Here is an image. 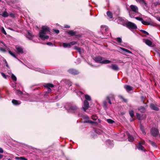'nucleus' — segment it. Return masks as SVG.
<instances>
[{"mask_svg": "<svg viewBox=\"0 0 160 160\" xmlns=\"http://www.w3.org/2000/svg\"><path fill=\"white\" fill-rule=\"evenodd\" d=\"M8 52L12 56V57H13L16 58L17 59V58H16V57L15 54L13 53V52H12L11 51H8Z\"/></svg>", "mask_w": 160, "mask_h": 160, "instance_id": "obj_36", "label": "nucleus"}, {"mask_svg": "<svg viewBox=\"0 0 160 160\" xmlns=\"http://www.w3.org/2000/svg\"><path fill=\"white\" fill-rule=\"evenodd\" d=\"M135 18L138 20L139 21H141V22L143 20V19L142 18L139 17H136Z\"/></svg>", "mask_w": 160, "mask_h": 160, "instance_id": "obj_44", "label": "nucleus"}, {"mask_svg": "<svg viewBox=\"0 0 160 160\" xmlns=\"http://www.w3.org/2000/svg\"><path fill=\"white\" fill-rule=\"evenodd\" d=\"M140 128V129H141V130L142 131V133L144 135H145L146 134V132L144 131V128H143V126L142 125H141Z\"/></svg>", "mask_w": 160, "mask_h": 160, "instance_id": "obj_29", "label": "nucleus"}, {"mask_svg": "<svg viewBox=\"0 0 160 160\" xmlns=\"http://www.w3.org/2000/svg\"><path fill=\"white\" fill-rule=\"evenodd\" d=\"M108 67L115 71H118L119 69L118 65L116 64H112L111 66H109Z\"/></svg>", "mask_w": 160, "mask_h": 160, "instance_id": "obj_12", "label": "nucleus"}, {"mask_svg": "<svg viewBox=\"0 0 160 160\" xmlns=\"http://www.w3.org/2000/svg\"><path fill=\"white\" fill-rule=\"evenodd\" d=\"M85 97L86 99L87 100L90 101L91 100V98L88 95H85Z\"/></svg>", "mask_w": 160, "mask_h": 160, "instance_id": "obj_30", "label": "nucleus"}, {"mask_svg": "<svg viewBox=\"0 0 160 160\" xmlns=\"http://www.w3.org/2000/svg\"><path fill=\"white\" fill-rule=\"evenodd\" d=\"M124 88L128 91H129L132 90V87L129 85H125Z\"/></svg>", "mask_w": 160, "mask_h": 160, "instance_id": "obj_21", "label": "nucleus"}, {"mask_svg": "<svg viewBox=\"0 0 160 160\" xmlns=\"http://www.w3.org/2000/svg\"><path fill=\"white\" fill-rule=\"evenodd\" d=\"M136 0L137 1V2H138L139 3H140V2H141V1H142V0Z\"/></svg>", "mask_w": 160, "mask_h": 160, "instance_id": "obj_63", "label": "nucleus"}, {"mask_svg": "<svg viewBox=\"0 0 160 160\" xmlns=\"http://www.w3.org/2000/svg\"><path fill=\"white\" fill-rule=\"evenodd\" d=\"M133 118H132L130 119V121L131 122H132L133 121Z\"/></svg>", "mask_w": 160, "mask_h": 160, "instance_id": "obj_64", "label": "nucleus"}, {"mask_svg": "<svg viewBox=\"0 0 160 160\" xmlns=\"http://www.w3.org/2000/svg\"><path fill=\"white\" fill-rule=\"evenodd\" d=\"M68 71L69 73L73 75H76L79 73L78 71L73 69H69Z\"/></svg>", "mask_w": 160, "mask_h": 160, "instance_id": "obj_8", "label": "nucleus"}, {"mask_svg": "<svg viewBox=\"0 0 160 160\" xmlns=\"http://www.w3.org/2000/svg\"><path fill=\"white\" fill-rule=\"evenodd\" d=\"M103 104L104 107L105 108H107V102L106 101H104L103 102Z\"/></svg>", "mask_w": 160, "mask_h": 160, "instance_id": "obj_50", "label": "nucleus"}, {"mask_svg": "<svg viewBox=\"0 0 160 160\" xmlns=\"http://www.w3.org/2000/svg\"><path fill=\"white\" fill-rule=\"evenodd\" d=\"M69 43L70 44V46L71 47L72 45H73L76 44L77 43V42L75 41H72Z\"/></svg>", "mask_w": 160, "mask_h": 160, "instance_id": "obj_41", "label": "nucleus"}, {"mask_svg": "<svg viewBox=\"0 0 160 160\" xmlns=\"http://www.w3.org/2000/svg\"><path fill=\"white\" fill-rule=\"evenodd\" d=\"M142 32H143V33H145V34H147V35H148L149 34V33L148 32H147L146 31H144V30H142Z\"/></svg>", "mask_w": 160, "mask_h": 160, "instance_id": "obj_54", "label": "nucleus"}, {"mask_svg": "<svg viewBox=\"0 0 160 160\" xmlns=\"http://www.w3.org/2000/svg\"><path fill=\"white\" fill-rule=\"evenodd\" d=\"M117 41L119 43H121L122 42V40L121 38L118 37L116 39Z\"/></svg>", "mask_w": 160, "mask_h": 160, "instance_id": "obj_39", "label": "nucleus"}, {"mask_svg": "<svg viewBox=\"0 0 160 160\" xmlns=\"http://www.w3.org/2000/svg\"><path fill=\"white\" fill-rule=\"evenodd\" d=\"M9 15L8 13L6 11H4L2 14V16L4 17H8Z\"/></svg>", "mask_w": 160, "mask_h": 160, "instance_id": "obj_28", "label": "nucleus"}, {"mask_svg": "<svg viewBox=\"0 0 160 160\" xmlns=\"http://www.w3.org/2000/svg\"><path fill=\"white\" fill-rule=\"evenodd\" d=\"M10 15L12 17H13L14 16V15L13 14V13H11V14H10Z\"/></svg>", "mask_w": 160, "mask_h": 160, "instance_id": "obj_62", "label": "nucleus"}, {"mask_svg": "<svg viewBox=\"0 0 160 160\" xmlns=\"http://www.w3.org/2000/svg\"><path fill=\"white\" fill-rule=\"evenodd\" d=\"M144 25H149L150 24L149 22H148L146 21H144L143 20L141 22Z\"/></svg>", "mask_w": 160, "mask_h": 160, "instance_id": "obj_37", "label": "nucleus"}, {"mask_svg": "<svg viewBox=\"0 0 160 160\" xmlns=\"http://www.w3.org/2000/svg\"><path fill=\"white\" fill-rule=\"evenodd\" d=\"M108 27H101V30H104L105 32H106L107 31H108Z\"/></svg>", "mask_w": 160, "mask_h": 160, "instance_id": "obj_33", "label": "nucleus"}, {"mask_svg": "<svg viewBox=\"0 0 160 160\" xmlns=\"http://www.w3.org/2000/svg\"><path fill=\"white\" fill-rule=\"evenodd\" d=\"M16 160H28V159L25 158L24 157H16L15 158Z\"/></svg>", "mask_w": 160, "mask_h": 160, "instance_id": "obj_24", "label": "nucleus"}, {"mask_svg": "<svg viewBox=\"0 0 160 160\" xmlns=\"http://www.w3.org/2000/svg\"><path fill=\"white\" fill-rule=\"evenodd\" d=\"M107 99L108 101V102L109 104H112V102L110 101V100L109 98V97H107Z\"/></svg>", "mask_w": 160, "mask_h": 160, "instance_id": "obj_52", "label": "nucleus"}, {"mask_svg": "<svg viewBox=\"0 0 160 160\" xmlns=\"http://www.w3.org/2000/svg\"><path fill=\"white\" fill-rule=\"evenodd\" d=\"M144 142H139L138 144V146L137 147V148L139 150H145L144 147L142 146Z\"/></svg>", "mask_w": 160, "mask_h": 160, "instance_id": "obj_10", "label": "nucleus"}, {"mask_svg": "<svg viewBox=\"0 0 160 160\" xmlns=\"http://www.w3.org/2000/svg\"><path fill=\"white\" fill-rule=\"evenodd\" d=\"M74 49L77 50L80 53H81L83 51V50L80 48L75 46L74 48Z\"/></svg>", "mask_w": 160, "mask_h": 160, "instance_id": "obj_17", "label": "nucleus"}, {"mask_svg": "<svg viewBox=\"0 0 160 160\" xmlns=\"http://www.w3.org/2000/svg\"><path fill=\"white\" fill-rule=\"evenodd\" d=\"M65 108L68 112H74L78 109V108L75 105H73L70 103L67 104L65 106Z\"/></svg>", "mask_w": 160, "mask_h": 160, "instance_id": "obj_2", "label": "nucleus"}, {"mask_svg": "<svg viewBox=\"0 0 160 160\" xmlns=\"http://www.w3.org/2000/svg\"><path fill=\"white\" fill-rule=\"evenodd\" d=\"M126 133H127V135L128 136V141L130 142H132L134 140L133 137L132 135H131L128 133V132H127Z\"/></svg>", "mask_w": 160, "mask_h": 160, "instance_id": "obj_16", "label": "nucleus"}, {"mask_svg": "<svg viewBox=\"0 0 160 160\" xmlns=\"http://www.w3.org/2000/svg\"><path fill=\"white\" fill-rule=\"evenodd\" d=\"M143 42L148 45L150 46L152 44V42L148 39H144Z\"/></svg>", "mask_w": 160, "mask_h": 160, "instance_id": "obj_14", "label": "nucleus"}, {"mask_svg": "<svg viewBox=\"0 0 160 160\" xmlns=\"http://www.w3.org/2000/svg\"><path fill=\"white\" fill-rule=\"evenodd\" d=\"M108 97H109L110 99V98H114V96L113 95L110 94L109 96H108Z\"/></svg>", "mask_w": 160, "mask_h": 160, "instance_id": "obj_51", "label": "nucleus"}, {"mask_svg": "<svg viewBox=\"0 0 160 160\" xmlns=\"http://www.w3.org/2000/svg\"><path fill=\"white\" fill-rule=\"evenodd\" d=\"M126 26L129 29H135L137 28L136 25L135 23L130 22L126 23Z\"/></svg>", "mask_w": 160, "mask_h": 160, "instance_id": "obj_3", "label": "nucleus"}, {"mask_svg": "<svg viewBox=\"0 0 160 160\" xmlns=\"http://www.w3.org/2000/svg\"><path fill=\"white\" fill-rule=\"evenodd\" d=\"M130 8L132 11L135 12L136 13H138V8L135 5H131L130 6Z\"/></svg>", "mask_w": 160, "mask_h": 160, "instance_id": "obj_7", "label": "nucleus"}, {"mask_svg": "<svg viewBox=\"0 0 160 160\" xmlns=\"http://www.w3.org/2000/svg\"><path fill=\"white\" fill-rule=\"evenodd\" d=\"M136 116L138 119L139 120H142L144 118L142 117V116L139 113H136Z\"/></svg>", "mask_w": 160, "mask_h": 160, "instance_id": "obj_22", "label": "nucleus"}, {"mask_svg": "<svg viewBox=\"0 0 160 160\" xmlns=\"http://www.w3.org/2000/svg\"><path fill=\"white\" fill-rule=\"evenodd\" d=\"M141 98L142 100V102H143V103L146 104V103H144V97L142 96V97H141Z\"/></svg>", "mask_w": 160, "mask_h": 160, "instance_id": "obj_53", "label": "nucleus"}, {"mask_svg": "<svg viewBox=\"0 0 160 160\" xmlns=\"http://www.w3.org/2000/svg\"><path fill=\"white\" fill-rule=\"evenodd\" d=\"M83 118L86 120H88L89 119V117L87 115H85L83 116Z\"/></svg>", "mask_w": 160, "mask_h": 160, "instance_id": "obj_48", "label": "nucleus"}, {"mask_svg": "<svg viewBox=\"0 0 160 160\" xmlns=\"http://www.w3.org/2000/svg\"><path fill=\"white\" fill-rule=\"evenodd\" d=\"M47 44L49 46H51L52 45V43L50 42H47Z\"/></svg>", "mask_w": 160, "mask_h": 160, "instance_id": "obj_55", "label": "nucleus"}, {"mask_svg": "<svg viewBox=\"0 0 160 160\" xmlns=\"http://www.w3.org/2000/svg\"><path fill=\"white\" fill-rule=\"evenodd\" d=\"M123 21V20L122 19V18L119 17L117 19V22L118 23H120L121 22H122Z\"/></svg>", "mask_w": 160, "mask_h": 160, "instance_id": "obj_32", "label": "nucleus"}, {"mask_svg": "<svg viewBox=\"0 0 160 160\" xmlns=\"http://www.w3.org/2000/svg\"><path fill=\"white\" fill-rule=\"evenodd\" d=\"M3 157V155L2 154H0V159L2 158Z\"/></svg>", "mask_w": 160, "mask_h": 160, "instance_id": "obj_61", "label": "nucleus"}, {"mask_svg": "<svg viewBox=\"0 0 160 160\" xmlns=\"http://www.w3.org/2000/svg\"><path fill=\"white\" fill-rule=\"evenodd\" d=\"M151 134L154 136H156L158 135L159 131L158 130L157 128H152L151 131Z\"/></svg>", "mask_w": 160, "mask_h": 160, "instance_id": "obj_4", "label": "nucleus"}, {"mask_svg": "<svg viewBox=\"0 0 160 160\" xmlns=\"http://www.w3.org/2000/svg\"><path fill=\"white\" fill-rule=\"evenodd\" d=\"M84 107L82 108L85 111L88 109L89 107V103L87 100H85L84 102Z\"/></svg>", "mask_w": 160, "mask_h": 160, "instance_id": "obj_5", "label": "nucleus"}, {"mask_svg": "<svg viewBox=\"0 0 160 160\" xmlns=\"http://www.w3.org/2000/svg\"><path fill=\"white\" fill-rule=\"evenodd\" d=\"M97 118V117L95 115H93L92 116V119L94 120H96Z\"/></svg>", "mask_w": 160, "mask_h": 160, "instance_id": "obj_38", "label": "nucleus"}, {"mask_svg": "<svg viewBox=\"0 0 160 160\" xmlns=\"http://www.w3.org/2000/svg\"><path fill=\"white\" fill-rule=\"evenodd\" d=\"M140 3L142 4V5L145 6H146L147 5V3L143 0H142V1H141V2H140Z\"/></svg>", "mask_w": 160, "mask_h": 160, "instance_id": "obj_40", "label": "nucleus"}, {"mask_svg": "<svg viewBox=\"0 0 160 160\" xmlns=\"http://www.w3.org/2000/svg\"><path fill=\"white\" fill-rule=\"evenodd\" d=\"M129 114L132 118H133L134 116V112L133 111H131L129 112Z\"/></svg>", "mask_w": 160, "mask_h": 160, "instance_id": "obj_35", "label": "nucleus"}, {"mask_svg": "<svg viewBox=\"0 0 160 160\" xmlns=\"http://www.w3.org/2000/svg\"><path fill=\"white\" fill-rule=\"evenodd\" d=\"M150 107L153 110L156 111H158L159 110V109L158 106L153 103H151L150 104Z\"/></svg>", "mask_w": 160, "mask_h": 160, "instance_id": "obj_9", "label": "nucleus"}, {"mask_svg": "<svg viewBox=\"0 0 160 160\" xmlns=\"http://www.w3.org/2000/svg\"><path fill=\"white\" fill-rule=\"evenodd\" d=\"M121 98L123 99V101H124L125 102H127V100L125 99H124V98H123L121 96Z\"/></svg>", "mask_w": 160, "mask_h": 160, "instance_id": "obj_58", "label": "nucleus"}, {"mask_svg": "<svg viewBox=\"0 0 160 160\" xmlns=\"http://www.w3.org/2000/svg\"><path fill=\"white\" fill-rule=\"evenodd\" d=\"M54 31L57 34L59 32V31L58 30H55Z\"/></svg>", "mask_w": 160, "mask_h": 160, "instance_id": "obj_57", "label": "nucleus"}, {"mask_svg": "<svg viewBox=\"0 0 160 160\" xmlns=\"http://www.w3.org/2000/svg\"><path fill=\"white\" fill-rule=\"evenodd\" d=\"M68 33L71 36L75 35L76 34L75 32H74L72 30L69 31L68 32Z\"/></svg>", "mask_w": 160, "mask_h": 160, "instance_id": "obj_26", "label": "nucleus"}, {"mask_svg": "<svg viewBox=\"0 0 160 160\" xmlns=\"http://www.w3.org/2000/svg\"><path fill=\"white\" fill-rule=\"evenodd\" d=\"M50 32V29L48 26H42V30L39 32V37L43 40L47 39L49 38V36L46 34L49 33Z\"/></svg>", "mask_w": 160, "mask_h": 160, "instance_id": "obj_1", "label": "nucleus"}, {"mask_svg": "<svg viewBox=\"0 0 160 160\" xmlns=\"http://www.w3.org/2000/svg\"><path fill=\"white\" fill-rule=\"evenodd\" d=\"M147 106H146L145 107L143 106H141L138 108V110L140 111V112L142 113H144L146 111Z\"/></svg>", "mask_w": 160, "mask_h": 160, "instance_id": "obj_13", "label": "nucleus"}, {"mask_svg": "<svg viewBox=\"0 0 160 160\" xmlns=\"http://www.w3.org/2000/svg\"><path fill=\"white\" fill-rule=\"evenodd\" d=\"M15 93L18 94H22V92L20 90H16L15 91Z\"/></svg>", "mask_w": 160, "mask_h": 160, "instance_id": "obj_42", "label": "nucleus"}, {"mask_svg": "<svg viewBox=\"0 0 160 160\" xmlns=\"http://www.w3.org/2000/svg\"><path fill=\"white\" fill-rule=\"evenodd\" d=\"M103 58L101 56H98L95 58L94 60L96 62L102 63Z\"/></svg>", "mask_w": 160, "mask_h": 160, "instance_id": "obj_11", "label": "nucleus"}, {"mask_svg": "<svg viewBox=\"0 0 160 160\" xmlns=\"http://www.w3.org/2000/svg\"><path fill=\"white\" fill-rule=\"evenodd\" d=\"M1 74L2 76L5 78H7V76L3 72L1 73Z\"/></svg>", "mask_w": 160, "mask_h": 160, "instance_id": "obj_49", "label": "nucleus"}, {"mask_svg": "<svg viewBox=\"0 0 160 160\" xmlns=\"http://www.w3.org/2000/svg\"><path fill=\"white\" fill-rule=\"evenodd\" d=\"M1 31H2V32H3V33H4V34H5V35L7 34V33L3 27H2V28Z\"/></svg>", "mask_w": 160, "mask_h": 160, "instance_id": "obj_45", "label": "nucleus"}, {"mask_svg": "<svg viewBox=\"0 0 160 160\" xmlns=\"http://www.w3.org/2000/svg\"><path fill=\"white\" fill-rule=\"evenodd\" d=\"M12 102L13 104L15 105H18L21 104V102L20 101L15 99H13L12 100Z\"/></svg>", "mask_w": 160, "mask_h": 160, "instance_id": "obj_19", "label": "nucleus"}, {"mask_svg": "<svg viewBox=\"0 0 160 160\" xmlns=\"http://www.w3.org/2000/svg\"><path fill=\"white\" fill-rule=\"evenodd\" d=\"M0 50L1 51L3 52H5L6 51L5 49L3 48H0Z\"/></svg>", "mask_w": 160, "mask_h": 160, "instance_id": "obj_56", "label": "nucleus"}, {"mask_svg": "<svg viewBox=\"0 0 160 160\" xmlns=\"http://www.w3.org/2000/svg\"><path fill=\"white\" fill-rule=\"evenodd\" d=\"M84 123H91L92 124H98V123L96 122L92 121L91 120H85L83 122Z\"/></svg>", "mask_w": 160, "mask_h": 160, "instance_id": "obj_18", "label": "nucleus"}, {"mask_svg": "<svg viewBox=\"0 0 160 160\" xmlns=\"http://www.w3.org/2000/svg\"><path fill=\"white\" fill-rule=\"evenodd\" d=\"M120 49L122 50L123 52L125 53L126 52H127L130 53L132 54V52L130 51L127 49L121 47L120 48Z\"/></svg>", "mask_w": 160, "mask_h": 160, "instance_id": "obj_20", "label": "nucleus"}, {"mask_svg": "<svg viewBox=\"0 0 160 160\" xmlns=\"http://www.w3.org/2000/svg\"><path fill=\"white\" fill-rule=\"evenodd\" d=\"M12 78L14 81H16L17 78L16 77L13 75V74H12L11 76Z\"/></svg>", "mask_w": 160, "mask_h": 160, "instance_id": "obj_43", "label": "nucleus"}, {"mask_svg": "<svg viewBox=\"0 0 160 160\" xmlns=\"http://www.w3.org/2000/svg\"><path fill=\"white\" fill-rule=\"evenodd\" d=\"M45 87L47 88L48 89V93H50L51 92V89L50 88H52L54 87L53 84L51 83H47L45 86Z\"/></svg>", "mask_w": 160, "mask_h": 160, "instance_id": "obj_6", "label": "nucleus"}, {"mask_svg": "<svg viewBox=\"0 0 160 160\" xmlns=\"http://www.w3.org/2000/svg\"><path fill=\"white\" fill-rule=\"evenodd\" d=\"M111 62V61L107 60H103L102 62V64H108Z\"/></svg>", "mask_w": 160, "mask_h": 160, "instance_id": "obj_25", "label": "nucleus"}, {"mask_svg": "<svg viewBox=\"0 0 160 160\" xmlns=\"http://www.w3.org/2000/svg\"><path fill=\"white\" fill-rule=\"evenodd\" d=\"M16 48L18 53H23V49L22 47L20 46H17Z\"/></svg>", "mask_w": 160, "mask_h": 160, "instance_id": "obj_15", "label": "nucleus"}, {"mask_svg": "<svg viewBox=\"0 0 160 160\" xmlns=\"http://www.w3.org/2000/svg\"><path fill=\"white\" fill-rule=\"evenodd\" d=\"M28 35L29 36V37H28V38L29 39H31L32 37V34L30 32H28Z\"/></svg>", "mask_w": 160, "mask_h": 160, "instance_id": "obj_46", "label": "nucleus"}, {"mask_svg": "<svg viewBox=\"0 0 160 160\" xmlns=\"http://www.w3.org/2000/svg\"><path fill=\"white\" fill-rule=\"evenodd\" d=\"M5 64L6 66V67H8V63L7 62H5Z\"/></svg>", "mask_w": 160, "mask_h": 160, "instance_id": "obj_60", "label": "nucleus"}, {"mask_svg": "<svg viewBox=\"0 0 160 160\" xmlns=\"http://www.w3.org/2000/svg\"><path fill=\"white\" fill-rule=\"evenodd\" d=\"M107 122L109 124H112L114 122V121L111 119H108L107 120Z\"/></svg>", "mask_w": 160, "mask_h": 160, "instance_id": "obj_34", "label": "nucleus"}, {"mask_svg": "<svg viewBox=\"0 0 160 160\" xmlns=\"http://www.w3.org/2000/svg\"><path fill=\"white\" fill-rule=\"evenodd\" d=\"M62 46L64 48H70V44H69V43H62Z\"/></svg>", "mask_w": 160, "mask_h": 160, "instance_id": "obj_23", "label": "nucleus"}, {"mask_svg": "<svg viewBox=\"0 0 160 160\" xmlns=\"http://www.w3.org/2000/svg\"><path fill=\"white\" fill-rule=\"evenodd\" d=\"M149 142L150 144H151L152 146H153L154 147H156V143H154V142H152L150 140H149Z\"/></svg>", "mask_w": 160, "mask_h": 160, "instance_id": "obj_31", "label": "nucleus"}, {"mask_svg": "<svg viewBox=\"0 0 160 160\" xmlns=\"http://www.w3.org/2000/svg\"><path fill=\"white\" fill-rule=\"evenodd\" d=\"M107 14L110 18H112V12L110 11H108L107 12Z\"/></svg>", "mask_w": 160, "mask_h": 160, "instance_id": "obj_27", "label": "nucleus"}, {"mask_svg": "<svg viewBox=\"0 0 160 160\" xmlns=\"http://www.w3.org/2000/svg\"><path fill=\"white\" fill-rule=\"evenodd\" d=\"M64 27L65 28H70V26H69L68 25H65L64 26Z\"/></svg>", "mask_w": 160, "mask_h": 160, "instance_id": "obj_59", "label": "nucleus"}, {"mask_svg": "<svg viewBox=\"0 0 160 160\" xmlns=\"http://www.w3.org/2000/svg\"><path fill=\"white\" fill-rule=\"evenodd\" d=\"M129 16L131 18H133L135 16V15H134V14L133 13H130V12H129Z\"/></svg>", "mask_w": 160, "mask_h": 160, "instance_id": "obj_47", "label": "nucleus"}]
</instances>
